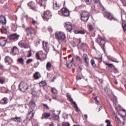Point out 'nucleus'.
Masks as SVG:
<instances>
[{"instance_id": "nucleus-1", "label": "nucleus", "mask_w": 126, "mask_h": 126, "mask_svg": "<svg viewBox=\"0 0 126 126\" xmlns=\"http://www.w3.org/2000/svg\"><path fill=\"white\" fill-rule=\"evenodd\" d=\"M90 16V14H89V12L87 11H83L81 14V19L84 22H87Z\"/></svg>"}, {"instance_id": "nucleus-2", "label": "nucleus", "mask_w": 126, "mask_h": 126, "mask_svg": "<svg viewBox=\"0 0 126 126\" xmlns=\"http://www.w3.org/2000/svg\"><path fill=\"white\" fill-rule=\"evenodd\" d=\"M29 88V86L26 83L21 82L19 85V89L20 91H21L22 92H25V91H27Z\"/></svg>"}, {"instance_id": "nucleus-3", "label": "nucleus", "mask_w": 126, "mask_h": 126, "mask_svg": "<svg viewBox=\"0 0 126 126\" xmlns=\"http://www.w3.org/2000/svg\"><path fill=\"white\" fill-rule=\"evenodd\" d=\"M58 14L62 16H69V10L66 8H62L58 11Z\"/></svg>"}, {"instance_id": "nucleus-4", "label": "nucleus", "mask_w": 126, "mask_h": 126, "mask_svg": "<svg viewBox=\"0 0 126 126\" xmlns=\"http://www.w3.org/2000/svg\"><path fill=\"white\" fill-rule=\"evenodd\" d=\"M55 36L57 40H62L63 41L65 39V34L62 32L55 33Z\"/></svg>"}, {"instance_id": "nucleus-5", "label": "nucleus", "mask_w": 126, "mask_h": 126, "mask_svg": "<svg viewBox=\"0 0 126 126\" xmlns=\"http://www.w3.org/2000/svg\"><path fill=\"white\" fill-rule=\"evenodd\" d=\"M19 37L20 35L19 34H17V33H15L11 34L8 36L9 40H11V41H13L15 42V41H17L18 39H19Z\"/></svg>"}, {"instance_id": "nucleus-6", "label": "nucleus", "mask_w": 126, "mask_h": 126, "mask_svg": "<svg viewBox=\"0 0 126 126\" xmlns=\"http://www.w3.org/2000/svg\"><path fill=\"white\" fill-rule=\"evenodd\" d=\"M41 16L44 19H50L52 18V13L50 11L47 10L44 12Z\"/></svg>"}, {"instance_id": "nucleus-7", "label": "nucleus", "mask_w": 126, "mask_h": 126, "mask_svg": "<svg viewBox=\"0 0 126 126\" xmlns=\"http://www.w3.org/2000/svg\"><path fill=\"white\" fill-rule=\"evenodd\" d=\"M104 17H106L107 18V19H109V20H116L115 19V17H114V16L111 13L108 12H106L104 13Z\"/></svg>"}, {"instance_id": "nucleus-8", "label": "nucleus", "mask_w": 126, "mask_h": 126, "mask_svg": "<svg viewBox=\"0 0 126 126\" xmlns=\"http://www.w3.org/2000/svg\"><path fill=\"white\" fill-rule=\"evenodd\" d=\"M64 28L67 32H70V31L72 30V25H71V23L69 22L65 23Z\"/></svg>"}, {"instance_id": "nucleus-9", "label": "nucleus", "mask_w": 126, "mask_h": 126, "mask_svg": "<svg viewBox=\"0 0 126 126\" xmlns=\"http://www.w3.org/2000/svg\"><path fill=\"white\" fill-rule=\"evenodd\" d=\"M99 42L104 48V47H105V44H106V41H105V40L101 36H98V38L96 39V43H99Z\"/></svg>"}, {"instance_id": "nucleus-10", "label": "nucleus", "mask_w": 126, "mask_h": 126, "mask_svg": "<svg viewBox=\"0 0 126 126\" xmlns=\"http://www.w3.org/2000/svg\"><path fill=\"white\" fill-rule=\"evenodd\" d=\"M30 112H29L27 115V118L29 120H32V118L34 117V115H35V112H33V109L31 108L30 109Z\"/></svg>"}, {"instance_id": "nucleus-11", "label": "nucleus", "mask_w": 126, "mask_h": 126, "mask_svg": "<svg viewBox=\"0 0 126 126\" xmlns=\"http://www.w3.org/2000/svg\"><path fill=\"white\" fill-rule=\"evenodd\" d=\"M53 9H55V10H58V9H60V8H61V5L59 4V3H58V2H57V1L53 0Z\"/></svg>"}, {"instance_id": "nucleus-12", "label": "nucleus", "mask_w": 126, "mask_h": 126, "mask_svg": "<svg viewBox=\"0 0 126 126\" xmlns=\"http://www.w3.org/2000/svg\"><path fill=\"white\" fill-rule=\"evenodd\" d=\"M42 45L44 51H45V52L46 53H48V52H49V47H48V45H49V43L47 42L43 41Z\"/></svg>"}, {"instance_id": "nucleus-13", "label": "nucleus", "mask_w": 126, "mask_h": 126, "mask_svg": "<svg viewBox=\"0 0 126 126\" xmlns=\"http://www.w3.org/2000/svg\"><path fill=\"white\" fill-rule=\"evenodd\" d=\"M56 91H57V90H56V89L55 88H51V93H52V96L53 98V99H57V98H58V95H57V94H56L55 93V92H56Z\"/></svg>"}, {"instance_id": "nucleus-14", "label": "nucleus", "mask_w": 126, "mask_h": 126, "mask_svg": "<svg viewBox=\"0 0 126 126\" xmlns=\"http://www.w3.org/2000/svg\"><path fill=\"white\" fill-rule=\"evenodd\" d=\"M51 117V114L47 112H44L42 114V116L41 118V120H44V119H45L47 120L48 118H50Z\"/></svg>"}, {"instance_id": "nucleus-15", "label": "nucleus", "mask_w": 126, "mask_h": 126, "mask_svg": "<svg viewBox=\"0 0 126 126\" xmlns=\"http://www.w3.org/2000/svg\"><path fill=\"white\" fill-rule=\"evenodd\" d=\"M0 23H1L3 25L6 24V19L4 16H0Z\"/></svg>"}, {"instance_id": "nucleus-16", "label": "nucleus", "mask_w": 126, "mask_h": 126, "mask_svg": "<svg viewBox=\"0 0 126 126\" xmlns=\"http://www.w3.org/2000/svg\"><path fill=\"white\" fill-rule=\"evenodd\" d=\"M28 6L32 10H35L36 8H35V3L33 1H31L28 3Z\"/></svg>"}, {"instance_id": "nucleus-17", "label": "nucleus", "mask_w": 126, "mask_h": 126, "mask_svg": "<svg viewBox=\"0 0 126 126\" xmlns=\"http://www.w3.org/2000/svg\"><path fill=\"white\" fill-rule=\"evenodd\" d=\"M83 59L85 61V63L87 64L89 63V58H88V56L86 54H84L83 55Z\"/></svg>"}, {"instance_id": "nucleus-18", "label": "nucleus", "mask_w": 126, "mask_h": 126, "mask_svg": "<svg viewBox=\"0 0 126 126\" xmlns=\"http://www.w3.org/2000/svg\"><path fill=\"white\" fill-rule=\"evenodd\" d=\"M11 120L14 122H16V123H21V122H22L21 117H16L15 118H11Z\"/></svg>"}, {"instance_id": "nucleus-19", "label": "nucleus", "mask_w": 126, "mask_h": 126, "mask_svg": "<svg viewBox=\"0 0 126 126\" xmlns=\"http://www.w3.org/2000/svg\"><path fill=\"white\" fill-rule=\"evenodd\" d=\"M80 49L83 51H85L86 50H87V49H88V45L86 43H82L80 45Z\"/></svg>"}, {"instance_id": "nucleus-20", "label": "nucleus", "mask_w": 126, "mask_h": 126, "mask_svg": "<svg viewBox=\"0 0 126 126\" xmlns=\"http://www.w3.org/2000/svg\"><path fill=\"white\" fill-rule=\"evenodd\" d=\"M6 40H4L3 38H0V46L1 47L4 46L5 45H6Z\"/></svg>"}, {"instance_id": "nucleus-21", "label": "nucleus", "mask_w": 126, "mask_h": 126, "mask_svg": "<svg viewBox=\"0 0 126 126\" xmlns=\"http://www.w3.org/2000/svg\"><path fill=\"white\" fill-rule=\"evenodd\" d=\"M5 63H8V64H10L12 62V60L9 56H6L5 58Z\"/></svg>"}, {"instance_id": "nucleus-22", "label": "nucleus", "mask_w": 126, "mask_h": 126, "mask_svg": "<svg viewBox=\"0 0 126 126\" xmlns=\"http://www.w3.org/2000/svg\"><path fill=\"white\" fill-rule=\"evenodd\" d=\"M17 50H18L17 47H16V46H14L13 48L11 49L10 54H11V55H12L13 56H14L16 55V52H15V51Z\"/></svg>"}, {"instance_id": "nucleus-23", "label": "nucleus", "mask_w": 126, "mask_h": 126, "mask_svg": "<svg viewBox=\"0 0 126 126\" xmlns=\"http://www.w3.org/2000/svg\"><path fill=\"white\" fill-rule=\"evenodd\" d=\"M73 62V58H72L71 61H69L67 62H66V65L67 66V67L68 68H70L72 66V62Z\"/></svg>"}, {"instance_id": "nucleus-24", "label": "nucleus", "mask_w": 126, "mask_h": 126, "mask_svg": "<svg viewBox=\"0 0 126 126\" xmlns=\"http://www.w3.org/2000/svg\"><path fill=\"white\" fill-rule=\"evenodd\" d=\"M8 91V89H6V88L4 87L0 88V92H1V93H7Z\"/></svg>"}, {"instance_id": "nucleus-25", "label": "nucleus", "mask_w": 126, "mask_h": 126, "mask_svg": "<svg viewBox=\"0 0 126 126\" xmlns=\"http://www.w3.org/2000/svg\"><path fill=\"white\" fill-rule=\"evenodd\" d=\"M26 31L28 33H29V34H33V33H34V30H32V28H27L26 29Z\"/></svg>"}, {"instance_id": "nucleus-26", "label": "nucleus", "mask_w": 126, "mask_h": 126, "mask_svg": "<svg viewBox=\"0 0 126 126\" xmlns=\"http://www.w3.org/2000/svg\"><path fill=\"white\" fill-rule=\"evenodd\" d=\"M0 103L1 104H4V105L7 104V98L4 97L2 100H0Z\"/></svg>"}, {"instance_id": "nucleus-27", "label": "nucleus", "mask_w": 126, "mask_h": 126, "mask_svg": "<svg viewBox=\"0 0 126 126\" xmlns=\"http://www.w3.org/2000/svg\"><path fill=\"white\" fill-rule=\"evenodd\" d=\"M52 67V63L51 62H48L46 63V69L47 70H50V68Z\"/></svg>"}, {"instance_id": "nucleus-28", "label": "nucleus", "mask_w": 126, "mask_h": 126, "mask_svg": "<svg viewBox=\"0 0 126 126\" xmlns=\"http://www.w3.org/2000/svg\"><path fill=\"white\" fill-rule=\"evenodd\" d=\"M17 62L19 63H21V64H24V59L22 58H19L17 60Z\"/></svg>"}, {"instance_id": "nucleus-29", "label": "nucleus", "mask_w": 126, "mask_h": 126, "mask_svg": "<svg viewBox=\"0 0 126 126\" xmlns=\"http://www.w3.org/2000/svg\"><path fill=\"white\" fill-rule=\"evenodd\" d=\"M75 34H85V31H82V30H80L77 32H75Z\"/></svg>"}, {"instance_id": "nucleus-30", "label": "nucleus", "mask_w": 126, "mask_h": 126, "mask_svg": "<svg viewBox=\"0 0 126 126\" xmlns=\"http://www.w3.org/2000/svg\"><path fill=\"white\" fill-rule=\"evenodd\" d=\"M53 120L55 121H59V120H60V116L56 114H54V115L53 116Z\"/></svg>"}, {"instance_id": "nucleus-31", "label": "nucleus", "mask_w": 126, "mask_h": 126, "mask_svg": "<svg viewBox=\"0 0 126 126\" xmlns=\"http://www.w3.org/2000/svg\"><path fill=\"white\" fill-rule=\"evenodd\" d=\"M39 85L41 87H43V86L47 85V82H46L45 81H41Z\"/></svg>"}, {"instance_id": "nucleus-32", "label": "nucleus", "mask_w": 126, "mask_h": 126, "mask_svg": "<svg viewBox=\"0 0 126 126\" xmlns=\"http://www.w3.org/2000/svg\"><path fill=\"white\" fill-rule=\"evenodd\" d=\"M73 105V107H74V109H75V110L76 111V112H79V111H80V110L78 108V106H77V104H76V103Z\"/></svg>"}, {"instance_id": "nucleus-33", "label": "nucleus", "mask_w": 126, "mask_h": 126, "mask_svg": "<svg viewBox=\"0 0 126 126\" xmlns=\"http://www.w3.org/2000/svg\"><path fill=\"white\" fill-rule=\"evenodd\" d=\"M35 79H39V72H36L33 75Z\"/></svg>"}, {"instance_id": "nucleus-34", "label": "nucleus", "mask_w": 126, "mask_h": 126, "mask_svg": "<svg viewBox=\"0 0 126 126\" xmlns=\"http://www.w3.org/2000/svg\"><path fill=\"white\" fill-rule=\"evenodd\" d=\"M75 59L76 61H78V62L81 63H82V59H81L80 57L76 56H75Z\"/></svg>"}, {"instance_id": "nucleus-35", "label": "nucleus", "mask_w": 126, "mask_h": 126, "mask_svg": "<svg viewBox=\"0 0 126 126\" xmlns=\"http://www.w3.org/2000/svg\"><path fill=\"white\" fill-rule=\"evenodd\" d=\"M91 63L93 67H96V64H95V61L94 59H92L91 61Z\"/></svg>"}, {"instance_id": "nucleus-36", "label": "nucleus", "mask_w": 126, "mask_h": 126, "mask_svg": "<svg viewBox=\"0 0 126 126\" xmlns=\"http://www.w3.org/2000/svg\"><path fill=\"white\" fill-rule=\"evenodd\" d=\"M115 119H116V121L117 123H118V124H122V122H121V120L118 116H117V115L115 116Z\"/></svg>"}, {"instance_id": "nucleus-37", "label": "nucleus", "mask_w": 126, "mask_h": 126, "mask_svg": "<svg viewBox=\"0 0 126 126\" xmlns=\"http://www.w3.org/2000/svg\"><path fill=\"white\" fill-rule=\"evenodd\" d=\"M1 31L2 33H4V34H6V33H7V32H6V29L3 27L1 29Z\"/></svg>"}, {"instance_id": "nucleus-38", "label": "nucleus", "mask_w": 126, "mask_h": 126, "mask_svg": "<svg viewBox=\"0 0 126 126\" xmlns=\"http://www.w3.org/2000/svg\"><path fill=\"white\" fill-rule=\"evenodd\" d=\"M88 29L90 31H93L94 30V28H93V26H92V25H89L88 26Z\"/></svg>"}, {"instance_id": "nucleus-39", "label": "nucleus", "mask_w": 126, "mask_h": 126, "mask_svg": "<svg viewBox=\"0 0 126 126\" xmlns=\"http://www.w3.org/2000/svg\"><path fill=\"white\" fill-rule=\"evenodd\" d=\"M105 123L107 124L106 126H112L111 125V121L110 120H106Z\"/></svg>"}, {"instance_id": "nucleus-40", "label": "nucleus", "mask_w": 126, "mask_h": 126, "mask_svg": "<svg viewBox=\"0 0 126 126\" xmlns=\"http://www.w3.org/2000/svg\"><path fill=\"white\" fill-rule=\"evenodd\" d=\"M36 60H41V58H40V54H39L38 52L36 53Z\"/></svg>"}, {"instance_id": "nucleus-41", "label": "nucleus", "mask_w": 126, "mask_h": 126, "mask_svg": "<svg viewBox=\"0 0 126 126\" xmlns=\"http://www.w3.org/2000/svg\"><path fill=\"white\" fill-rule=\"evenodd\" d=\"M106 65H108L109 67L112 68V67H115V66L112 63H106Z\"/></svg>"}, {"instance_id": "nucleus-42", "label": "nucleus", "mask_w": 126, "mask_h": 126, "mask_svg": "<svg viewBox=\"0 0 126 126\" xmlns=\"http://www.w3.org/2000/svg\"><path fill=\"white\" fill-rule=\"evenodd\" d=\"M69 101H70V102H71V104L72 105H74V104L76 103L75 102L73 101V99L71 97L69 98Z\"/></svg>"}, {"instance_id": "nucleus-43", "label": "nucleus", "mask_w": 126, "mask_h": 126, "mask_svg": "<svg viewBox=\"0 0 126 126\" xmlns=\"http://www.w3.org/2000/svg\"><path fill=\"white\" fill-rule=\"evenodd\" d=\"M62 126H70V124L68 123H63L62 124Z\"/></svg>"}, {"instance_id": "nucleus-44", "label": "nucleus", "mask_w": 126, "mask_h": 126, "mask_svg": "<svg viewBox=\"0 0 126 126\" xmlns=\"http://www.w3.org/2000/svg\"><path fill=\"white\" fill-rule=\"evenodd\" d=\"M18 45L21 48H23L24 43H22V42H19Z\"/></svg>"}, {"instance_id": "nucleus-45", "label": "nucleus", "mask_w": 126, "mask_h": 126, "mask_svg": "<svg viewBox=\"0 0 126 126\" xmlns=\"http://www.w3.org/2000/svg\"><path fill=\"white\" fill-rule=\"evenodd\" d=\"M32 61H33V60H32V59H29L27 61V64H29V63H32Z\"/></svg>"}, {"instance_id": "nucleus-46", "label": "nucleus", "mask_w": 126, "mask_h": 126, "mask_svg": "<svg viewBox=\"0 0 126 126\" xmlns=\"http://www.w3.org/2000/svg\"><path fill=\"white\" fill-rule=\"evenodd\" d=\"M42 105L44 107V108H46V109H47L48 110H49V109H50V108H49V106H48V105L44 104V103H43Z\"/></svg>"}, {"instance_id": "nucleus-47", "label": "nucleus", "mask_w": 126, "mask_h": 126, "mask_svg": "<svg viewBox=\"0 0 126 126\" xmlns=\"http://www.w3.org/2000/svg\"><path fill=\"white\" fill-rule=\"evenodd\" d=\"M23 48H24V49H28V48H29V46L28 44H24V46Z\"/></svg>"}, {"instance_id": "nucleus-48", "label": "nucleus", "mask_w": 126, "mask_h": 126, "mask_svg": "<svg viewBox=\"0 0 126 126\" xmlns=\"http://www.w3.org/2000/svg\"><path fill=\"white\" fill-rule=\"evenodd\" d=\"M48 30L49 32H53V29L51 27H48Z\"/></svg>"}, {"instance_id": "nucleus-49", "label": "nucleus", "mask_w": 126, "mask_h": 126, "mask_svg": "<svg viewBox=\"0 0 126 126\" xmlns=\"http://www.w3.org/2000/svg\"><path fill=\"white\" fill-rule=\"evenodd\" d=\"M91 0H86V2L87 4H90V3H91Z\"/></svg>"}, {"instance_id": "nucleus-50", "label": "nucleus", "mask_w": 126, "mask_h": 126, "mask_svg": "<svg viewBox=\"0 0 126 126\" xmlns=\"http://www.w3.org/2000/svg\"><path fill=\"white\" fill-rule=\"evenodd\" d=\"M0 83H1V84H3V83H4V80L2 79H0Z\"/></svg>"}, {"instance_id": "nucleus-51", "label": "nucleus", "mask_w": 126, "mask_h": 126, "mask_svg": "<svg viewBox=\"0 0 126 126\" xmlns=\"http://www.w3.org/2000/svg\"><path fill=\"white\" fill-rule=\"evenodd\" d=\"M94 100H95V101L96 102L97 104H99V101H98V99H97V96H95V97Z\"/></svg>"}, {"instance_id": "nucleus-52", "label": "nucleus", "mask_w": 126, "mask_h": 126, "mask_svg": "<svg viewBox=\"0 0 126 126\" xmlns=\"http://www.w3.org/2000/svg\"><path fill=\"white\" fill-rule=\"evenodd\" d=\"M123 4H126V0H121Z\"/></svg>"}, {"instance_id": "nucleus-53", "label": "nucleus", "mask_w": 126, "mask_h": 126, "mask_svg": "<svg viewBox=\"0 0 126 126\" xmlns=\"http://www.w3.org/2000/svg\"><path fill=\"white\" fill-rule=\"evenodd\" d=\"M42 0H40L39 1V4L40 6H43V3H42Z\"/></svg>"}, {"instance_id": "nucleus-54", "label": "nucleus", "mask_w": 126, "mask_h": 126, "mask_svg": "<svg viewBox=\"0 0 126 126\" xmlns=\"http://www.w3.org/2000/svg\"><path fill=\"white\" fill-rule=\"evenodd\" d=\"M94 3H97V2H99V0H93Z\"/></svg>"}, {"instance_id": "nucleus-55", "label": "nucleus", "mask_w": 126, "mask_h": 126, "mask_svg": "<svg viewBox=\"0 0 126 126\" xmlns=\"http://www.w3.org/2000/svg\"><path fill=\"white\" fill-rule=\"evenodd\" d=\"M111 62H113L114 63H119V62L118 61H115V60H111Z\"/></svg>"}, {"instance_id": "nucleus-56", "label": "nucleus", "mask_w": 126, "mask_h": 126, "mask_svg": "<svg viewBox=\"0 0 126 126\" xmlns=\"http://www.w3.org/2000/svg\"><path fill=\"white\" fill-rule=\"evenodd\" d=\"M79 42L78 43V45H79L81 43V38H79Z\"/></svg>"}, {"instance_id": "nucleus-57", "label": "nucleus", "mask_w": 126, "mask_h": 126, "mask_svg": "<svg viewBox=\"0 0 126 126\" xmlns=\"http://www.w3.org/2000/svg\"><path fill=\"white\" fill-rule=\"evenodd\" d=\"M0 68L2 69L3 68V65H2V64H0Z\"/></svg>"}, {"instance_id": "nucleus-58", "label": "nucleus", "mask_w": 126, "mask_h": 126, "mask_svg": "<svg viewBox=\"0 0 126 126\" xmlns=\"http://www.w3.org/2000/svg\"><path fill=\"white\" fill-rule=\"evenodd\" d=\"M67 97L68 98H69L71 97L70 94H68L67 95Z\"/></svg>"}, {"instance_id": "nucleus-59", "label": "nucleus", "mask_w": 126, "mask_h": 126, "mask_svg": "<svg viewBox=\"0 0 126 126\" xmlns=\"http://www.w3.org/2000/svg\"><path fill=\"white\" fill-rule=\"evenodd\" d=\"M57 78V77H55L52 80V81L54 82L55 81V80Z\"/></svg>"}, {"instance_id": "nucleus-60", "label": "nucleus", "mask_w": 126, "mask_h": 126, "mask_svg": "<svg viewBox=\"0 0 126 126\" xmlns=\"http://www.w3.org/2000/svg\"><path fill=\"white\" fill-rule=\"evenodd\" d=\"M76 78H77V80H78L79 79H81V78H80L79 76H77Z\"/></svg>"}, {"instance_id": "nucleus-61", "label": "nucleus", "mask_w": 126, "mask_h": 126, "mask_svg": "<svg viewBox=\"0 0 126 126\" xmlns=\"http://www.w3.org/2000/svg\"><path fill=\"white\" fill-rule=\"evenodd\" d=\"M32 24H35L36 23V21L33 20V21H32Z\"/></svg>"}, {"instance_id": "nucleus-62", "label": "nucleus", "mask_w": 126, "mask_h": 126, "mask_svg": "<svg viewBox=\"0 0 126 126\" xmlns=\"http://www.w3.org/2000/svg\"><path fill=\"white\" fill-rule=\"evenodd\" d=\"M29 56H28V57H31V51H29Z\"/></svg>"}, {"instance_id": "nucleus-63", "label": "nucleus", "mask_w": 126, "mask_h": 126, "mask_svg": "<svg viewBox=\"0 0 126 126\" xmlns=\"http://www.w3.org/2000/svg\"><path fill=\"white\" fill-rule=\"evenodd\" d=\"M84 117L85 118V119H87V118H88V116H87V115H84Z\"/></svg>"}, {"instance_id": "nucleus-64", "label": "nucleus", "mask_w": 126, "mask_h": 126, "mask_svg": "<svg viewBox=\"0 0 126 126\" xmlns=\"http://www.w3.org/2000/svg\"><path fill=\"white\" fill-rule=\"evenodd\" d=\"M46 99H49V96L47 95H45Z\"/></svg>"}]
</instances>
